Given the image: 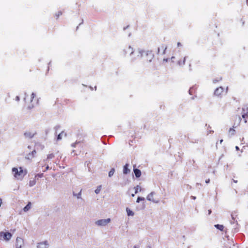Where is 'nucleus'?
<instances>
[{"label":"nucleus","instance_id":"nucleus-1","mask_svg":"<svg viewBox=\"0 0 248 248\" xmlns=\"http://www.w3.org/2000/svg\"><path fill=\"white\" fill-rule=\"evenodd\" d=\"M12 172L16 179L21 180L27 174V170L26 169L23 170L21 167H19L18 169L13 168Z\"/></svg>","mask_w":248,"mask_h":248},{"label":"nucleus","instance_id":"nucleus-2","mask_svg":"<svg viewBox=\"0 0 248 248\" xmlns=\"http://www.w3.org/2000/svg\"><path fill=\"white\" fill-rule=\"evenodd\" d=\"M35 97V94L32 93L31 94L25 95L24 101L26 104H27L28 108H31L34 107V104L37 103V100L34 99Z\"/></svg>","mask_w":248,"mask_h":248},{"label":"nucleus","instance_id":"nucleus-3","mask_svg":"<svg viewBox=\"0 0 248 248\" xmlns=\"http://www.w3.org/2000/svg\"><path fill=\"white\" fill-rule=\"evenodd\" d=\"M142 56L145 61L151 62L154 59L152 51H147L142 53Z\"/></svg>","mask_w":248,"mask_h":248},{"label":"nucleus","instance_id":"nucleus-4","mask_svg":"<svg viewBox=\"0 0 248 248\" xmlns=\"http://www.w3.org/2000/svg\"><path fill=\"white\" fill-rule=\"evenodd\" d=\"M228 87H227L226 89L225 90L224 88L220 86L218 88H217L215 92H214V94L217 96H221L224 93H226L228 92Z\"/></svg>","mask_w":248,"mask_h":248},{"label":"nucleus","instance_id":"nucleus-5","mask_svg":"<svg viewBox=\"0 0 248 248\" xmlns=\"http://www.w3.org/2000/svg\"><path fill=\"white\" fill-rule=\"evenodd\" d=\"M12 235L9 232H0V240L6 241H9L12 238Z\"/></svg>","mask_w":248,"mask_h":248},{"label":"nucleus","instance_id":"nucleus-6","mask_svg":"<svg viewBox=\"0 0 248 248\" xmlns=\"http://www.w3.org/2000/svg\"><path fill=\"white\" fill-rule=\"evenodd\" d=\"M133 52V48L130 46H125L123 50V53L124 56L130 55Z\"/></svg>","mask_w":248,"mask_h":248},{"label":"nucleus","instance_id":"nucleus-7","mask_svg":"<svg viewBox=\"0 0 248 248\" xmlns=\"http://www.w3.org/2000/svg\"><path fill=\"white\" fill-rule=\"evenodd\" d=\"M186 60H187L188 62H191V63H189V67L191 66V64L192 63L194 64V65H196V64H198V63L199 62H197L196 60H193V59H190L188 57H184L183 58V60L182 62H179V65L184 64L185 63V61Z\"/></svg>","mask_w":248,"mask_h":248},{"label":"nucleus","instance_id":"nucleus-8","mask_svg":"<svg viewBox=\"0 0 248 248\" xmlns=\"http://www.w3.org/2000/svg\"><path fill=\"white\" fill-rule=\"evenodd\" d=\"M24 246V240L20 237H17L16 242V248H21Z\"/></svg>","mask_w":248,"mask_h":248},{"label":"nucleus","instance_id":"nucleus-9","mask_svg":"<svg viewBox=\"0 0 248 248\" xmlns=\"http://www.w3.org/2000/svg\"><path fill=\"white\" fill-rule=\"evenodd\" d=\"M167 46L165 45H162L160 47H158L157 54H165L166 50L167 49Z\"/></svg>","mask_w":248,"mask_h":248},{"label":"nucleus","instance_id":"nucleus-10","mask_svg":"<svg viewBox=\"0 0 248 248\" xmlns=\"http://www.w3.org/2000/svg\"><path fill=\"white\" fill-rule=\"evenodd\" d=\"M110 221V219L109 218L105 219H100L96 222V224L100 226H105L108 224Z\"/></svg>","mask_w":248,"mask_h":248},{"label":"nucleus","instance_id":"nucleus-11","mask_svg":"<svg viewBox=\"0 0 248 248\" xmlns=\"http://www.w3.org/2000/svg\"><path fill=\"white\" fill-rule=\"evenodd\" d=\"M36 134V132L34 131H26L24 133V136L26 138L31 139L34 137V135Z\"/></svg>","mask_w":248,"mask_h":248},{"label":"nucleus","instance_id":"nucleus-12","mask_svg":"<svg viewBox=\"0 0 248 248\" xmlns=\"http://www.w3.org/2000/svg\"><path fill=\"white\" fill-rule=\"evenodd\" d=\"M155 195V193L154 192H152L151 193L148 195L147 197V199L148 201H152L155 202H157V200L154 198Z\"/></svg>","mask_w":248,"mask_h":248},{"label":"nucleus","instance_id":"nucleus-13","mask_svg":"<svg viewBox=\"0 0 248 248\" xmlns=\"http://www.w3.org/2000/svg\"><path fill=\"white\" fill-rule=\"evenodd\" d=\"M48 247V243L47 241H46L39 243L37 244L38 248H47Z\"/></svg>","mask_w":248,"mask_h":248},{"label":"nucleus","instance_id":"nucleus-14","mask_svg":"<svg viewBox=\"0 0 248 248\" xmlns=\"http://www.w3.org/2000/svg\"><path fill=\"white\" fill-rule=\"evenodd\" d=\"M243 113L242 114V117L244 119V122L246 123L247 122V119H248V109H247L246 111L244 109H243Z\"/></svg>","mask_w":248,"mask_h":248},{"label":"nucleus","instance_id":"nucleus-15","mask_svg":"<svg viewBox=\"0 0 248 248\" xmlns=\"http://www.w3.org/2000/svg\"><path fill=\"white\" fill-rule=\"evenodd\" d=\"M128 164H126L124 167V168H123V173L124 174H127V173H129L130 171V170L128 168Z\"/></svg>","mask_w":248,"mask_h":248},{"label":"nucleus","instance_id":"nucleus-16","mask_svg":"<svg viewBox=\"0 0 248 248\" xmlns=\"http://www.w3.org/2000/svg\"><path fill=\"white\" fill-rule=\"evenodd\" d=\"M134 172L135 173V175L137 178H139L141 176V171L140 170L138 169H134Z\"/></svg>","mask_w":248,"mask_h":248},{"label":"nucleus","instance_id":"nucleus-17","mask_svg":"<svg viewBox=\"0 0 248 248\" xmlns=\"http://www.w3.org/2000/svg\"><path fill=\"white\" fill-rule=\"evenodd\" d=\"M63 136L64 137L66 136V134L65 132H64L63 131H62L61 133H60L58 135L57 139L58 140H61L62 139V137Z\"/></svg>","mask_w":248,"mask_h":248},{"label":"nucleus","instance_id":"nucleus-18","mask_svg":"<svg viewBox=\"0 0 248 248\" xmlns=\"http://www.w3.org/2000/svg\"><path fill=\"white\" fill-rule=\"evenodd\" d=\"M36 152L35 150H33L31 153H30L28 155V158L30 159L31 158L33 157L34 155L36 154Z\"/></svg>","mask_w":248,"mask_h":248},{"label":"nucleus","instance_id":"nucleus-19","mask_svg":"<svg viewBox=\"0 0 248 248\" xmlns=\"http://www.w3.org/2000/svg\"><path fill=\"white\" fill-rule=\"evenodd\" d=\"M215 227L218 229L220 231H223V229L224 228V227L223 225H220V224H216V225H215Z\"/></svg>","mask_w":248,"mask_h":248},{"label":"nucleus","instance_id":"nucleus-20","mask_svg":"<svg viewBox=\"0 0 248 248\" xmlns=\"http://www.w3.org/2000/svg\"><path fill=\"white\" fill-rule=\"evenodd\" d=\"M31 208V202H29L28 204L24 208L23 210L25 212L28 211Z\"/></svg>","mask_w":248,"mask_h":248},{"label":"nucleus","instance_id":"nucleus-21","mask_svg":"<svg viewBox=\"0 0 248 248\" xmlns=\"http://www.w3.org/2000/svg\"><path fill=\"white\" fill-rule=\"evenodd\" d=\"M126 211L127 212V214L128 216H134V212L132 211H131L130 209H129L128 208H126Z\"/></svg>","mask_w":248,"mask_h":248},{"label":"nucleus","instance_id":"nucleus-22","mask_svg":"<svg viewBox=\"0 0 248 248\" xmlns=\"http://www.w3.org/2000/svg\"><path fill=\"white\" fill-rule=\"evenodd\" d=\"M234 128V126H233V127L230 128V129L229 130V133L230 134L233 135L235 134V131Z\"/></svg>","mask_w":248,"mask_h":248},{"label":"nucleus","instance_id":"nucleus-23","mask_svg":"<svg viewBox=\"0 0 248 248\" xmlns=\"http://www.w3.org/2000/svg\"><path fill=\"white\" fill-rule=\"evenodd\" d=\"M115 172V169L114 168H112L111 169V170L108 172V176L111 177L114 173Z\"/></svg>","mask_w":248,"mask_h":248},{"label":"nucleus","instance_id":"nucleus-24","mask_svg":"<svg viewBox=\"0 0 248 248\" xmlns=\"http://www.w3.org/2000/svg\"><path fill=\"white\" fill-rule=\"evenodd\" d=\"M140 189V191L141 190V188L139 186H136L134 187V189L135 190V193L136 194L138 192V190Z\"/></svg>","mask_w":248,"mask_h":248},{"label":"nucleus","instance_id":"nucleus-25","mask_svg":"<svg viewBox=\"0 0 248 248\" xmlns=\"http://www.w3.org/2000/svg\"><path fill=\"white\" fill-rule=\"evenodd\" d=\"M101 186H98L96 189L95 190V192L96 193V194H98L100 192V190H101Z\"/></svg>","mask_w":248,"mask_h":248},{"label":"nucleus","instance_id":"nucleus-26","mask_svg":"<svg viewBox=\"0 0 248 248\" xmlns=\"http://www.w3.org/2000/svg\"><path fill=\"white\" fill-rule=\"evenodd\" d=\"M62 15V12L61 11H59L57 13L55 14L56 18L58 19L59 16Z\"/></svg>","mask_w":248,"mask_h":248},{"label":"nucleus","instance_id":"nucleus-27","mask_svg":"<svg viewBox=\"0 0 248 248\" xmlns=\"http://www.w3.org/2000/svg\"><path fill=\"white\" fill-rule=\"evenodd\" d=\"M35 183H36L35 180L30 181V186H32L34 185H35Z\"/></svg>","mask_w":248,"mask_h":248},{"label":"nucleus","instance_id":"nucleus-28","mask_svg":"<svg viewBox=\"0 0 248 248\" xmlns=\"http://www.w3.org/2000/svg\"><path fill=\"white\" fill-rule=\"evenodd\" d=\"M144 198L138 197L137 199V202H139L141 201H144Z\"/></svg>","mask_w":248,"mask_h":248},{"label":"nucleus","instance_id":"nucleus-29","mask_svg":"<svg viewBox=\"0 0 248 248\" xmlns=\"http://www.w3.org/2000/svg\"><path fill=\"white\" fill-rule=\"evenodd\" d=\"M37 177L40 178L43 177V173H38L35 176V178H36Z\"/></svg>","mask_w":248,"mask_h":248},{"label":"nucleus","instance_id":"nucleus-30","mask_svg":"<svg viewBox=\"0 0 248 248\" xmlns=\"http://www.w3.org/2000/svg\"><path fill=\"white\" fill-rule=\"evenodd\" d=\"M54 155L53 154H49L47 155V158L48 159H50V158H52L53 157H54Z\"/></svg>","mask_w":248,"mask_h":248},{"label":"nucleus","instance_id":"nucleus-31","mask_svg":"<svg viewBox=\"0 0 248 248\" xmlns=\"http://www.w3.org/2000/svg\"><path fill=\"white\" fill-rule=\"evenodd\" d=\"M64 102L66 104H68L71 102V101L69 99H65Z\"/></svg>","mask_w":248,"mask_h":248},{"label":"nucleus","instance_id":"nucleus-32","mask_svg":"<svg viewBox=\"0 0 248 248\" xmlns=\"http://www.w3.org/2000/svg\"><path fill=\"white\" fill-rule=\"evenodd\" d=\"M15 99H16V100L17 101H18L20 100V98H19V97L18 96H16V97Z\"/></svg>","mask_w":248,"mask_h":248},{"label":"nucleus","instance_id":"nucleus-33","mask_svg":"<svg viewBox=\"0 0 248 248\" xmlns=\"http://www.w3.org/2000/svg\"><path fill=\"white\" fill-rule=\"evenodd\" d=\"M78 142L77 141H76L74 143H73L72 146L74 147H76V144L78 143Z\"/></svg>","mask_w":248,"mask_h":248},{"label":"nucleus","instance_id":"nucleus-34","mask_svg":"<svg viewBox=\"0 0 248 248\" xmlns=\"http://www.w3.org/2000/svg\"><path fill=\"white\" fill-rule=\"evenodd\" d=\"M206 183H209L210 182V179H208L205 181Z\"/></svg>","mask_w":248,"mask_h":248},{"label":"nucleus","instance_id":"nucleus-35","mask_svg":"<svg viewBox=\"0 0 248 248\" xmlns=\"http://www.w3.org/2000/svg\"><path fill=\"white\" fill-rule=\"evenodd\" d=\"M235 149L237 151L239 150V148L238 146H235Z\"/></svg>","mask_w":248,"mask_h":248},{"label":"nucleus","instance_id":"nucleus-36","mask_svg":"<svg viewBox=\"0 0 248 248\" xmlns=\"http://www.w3.org/2000/svg\"><path fill=\"white\" fill-rule=\"evenodd\" d=\"M48 169H49V166L47 165V166L46 167V170H45V171H46V170H47Z\"/></svg>","mask_w":248,"mask_h":248},{"label":"nucleus","instance_id":"nucleus-37","mask_svg":"<svg viewBox=\"0 0 248 248\" xmlns=\"http://www.w3.org/2000/svg\"><path fill=\"white\" fill-rule=\"evenodd\" d=\"M2 200L0 199V206H1V204H2Z\"/></svg>","mask_w":248,"mask_h":248},{"label":"nucleus","instance_id":"nucleus-38","mask_svg":"<svg viewBox=\"0 0 248 248\" xmlns=\"http://www.w3.org/2000/svg\"><path fill=\"white\" fill-rule=\"evenodd\" d=\"M222 142H223V140H220L219 142H220V144H221V143H222Z\"/></svg>","mask_w":248,"mask_h":248},{"label":"nucleus","instance_id":"nucleus-39","mask_svg":"<svg viewBox=\"0 0 248 248\" xmlns=\"http://www.w3.org/2000/svg\"><path fill=\"white\" fill-rule=\"evenodd\" d=\"M233 182L234 183H236L237 182V181L233 180Z\"/></svg>","mask_w":248,"mask_h":248},{"label":"nucleus","instance_id":"nucleus-40","mask_svg":"<svg viewBox=\"0 0 248 248\" xmlns=\"http://www.w3.org/2000/svg\"><path fill=\"white\" fill-rule=\"evenodd\" d=\"M134 196H135V194H131V196H132V197H134Z\"/></svg>","mask_w":248,"mask_h":248},{"label":"nucleus","instance_id":"nucleus-41","mask_svg":"<svg viewBox=\"0 0 248 248\" xmlns=\"http://www.w3.org/2000/svg\"><path fill=\"white\" fill-rule=\"evenodd\" d=\"M177 45L179 46H180L181 45V44L180 43H178Z\"/></svg>","mask_w":248,"mask_h":248},{"label":"nucleus","instance_id":"nucleus-42","mask_svg":"<svg viewBox=\"0 0 248 248\" xmlns=\"http://www.w3.org/2000/svg\"><path fill=\"white\" fill-rule=\"evenodd\" d=\"M211 212V210H209V214H210Z\"/></svg>","mask_w":248,"mask_h":248},{"label":"nucleus","instance_id":"nucleus-43","mask_svg":"<svg viewBox=\"0 0 248 248\" xmlns=\"http://www.w3.org/2000/svg\"><path fill=\"white\" fill-rule=\"evenodd\" d=\"M247 4L248 5V0H247Z\"/></svg>","mask_w":248,"mask_h":248}]
</instances>
